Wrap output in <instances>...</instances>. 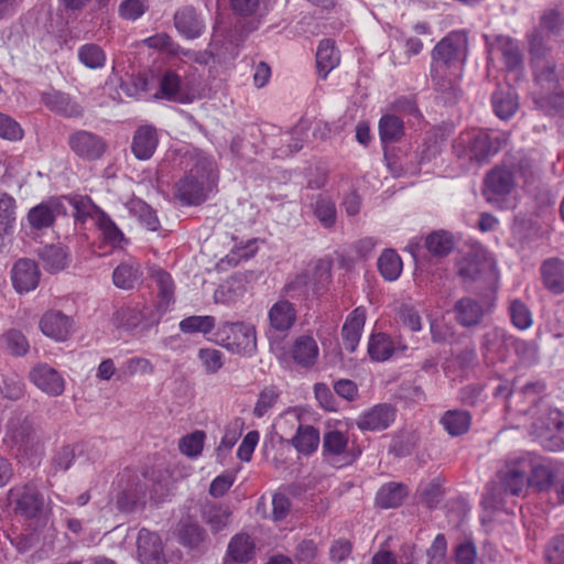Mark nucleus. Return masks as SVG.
<instances>
[{
    "label": "nucleus",
    "instance_id": "b1692460",
    "mask_svg": "<svg viewBox=\"0 0 564 564\" xmlns=\"http://www.w3.org/2000/svg\"><path fill=\"white\" fill-rule=\"evenodd\" d=\"M394 409L389 404H378L364 413L357 421L360 430L381 431L394 421Z\"/></svg>",
    "mask_w": 564,
    "mask_h": 564
},
{
    "label": "nucleus",
    "instance_id": "a19ab883",
    "mask_svg": "<svg viewBox=\"0 0 564 564\" xmlns=\"http://www.w3.org/2000/svg\"><path fill=\"white\" fill-rule=\"evenodd\" d=\"M470 414L463 410H448L441 419L445 431L452 436L465 434L470 427Z\"/></svg>",
    "mask_w": 564,
    "mask_h": 564
},
{
    "label": "nucleus",
    "instance_id": "393cba45",
    "mask_svg": "<svg viewBox=\"0 0 564 564\" xmlns=\"http://www.w3.org/2000/svg\"><path fill=\"white\" fill-rule=\"evenodd\" d=\"M366 322V310L362 306L356 307L346 318L343 328L341 337L346 350L352 352L357 348L361 332Z\"/></svg>",
    "mask_w": 564,
    "mask_h": 564
},
{
    "label": "nucleus",
    "instance_id": "0eeeda50",
    "mask_svg": "<svg viewBox=\"0 0 564 564\" xmlns=\"http://www.w3.org/2000/svg\"><path fill=\"white\" fill-rule=\"evenodd\" d=\"M534 83L540 88L539 96L534 97L536 105L544 107V101L552 96H558L563 90L564 68L550 61H535L533 64Z\"/></svg>",
    "mask_w": 564,
    "mask_h": 564
},
{
    "label": "nucleus",
    "instance_id": "9d476101",
    "mask_svg": "<svg viewBox=\"0 0 564 564\" xmlns=\"http://www.w3.org/2000/svg\"><path fill=\"white\" fill-rule=\"evenodd\" d=\"M8 499L14 511L25 518H35L44 505L42 494L33 484L11 488L8 492Z\"/></svg>",
    "mask_w": 564,
    "mask_h": 564
},
{
    "label": "nucleus",
    "instance_id": "09e8293b",
    "mask_svg": "<svg viewBox=\"0 0 564 564\" xmlns=\"http://www.w3.org/2000/svg\"><path fill=\"white\" fill-rule=\"evenodd\" d=\"M378 269L388 281L397 280L402 272V261L392 249H387L378 259Z\"/></svg>",
    "mask_w": 564,
    "mask_h": 564
},
{
    "label": "nucleus",
    "instance_id": "412c9836",
    "mask_svg": "<svg viewBox=\"0 0 564 564\" xmlns=\"http://www.w3.org/2000/svg\"><path fill=\"white\" fill-rule=\"evenodd\" d=\"M41 332L56 341H65L73 329V319L61 311H48L40 319Z\"/></svg>",
    "mask_w": 564,
    "mask_h": 564
},
{
    "label": "nucleus",
    "instance_id": "1a4fd4ad",
    "mask_svg": "<svg viewBox=\"0 0 564 564\" xmlns=\"http://www.w3.org/2000/svg\"><path fill=\"white\" fill-rule=\"evenodd\" d=\"M564 427V414L557 409H547L543 411L532 423V434L544 443V446L551 451H557L563 447V441L553 433H558Z\"/></svg>",
    "mask_w": 564,
    "mask_h": 564
},
{
    "label": "nucleus",
    "instance_id": "4c0bfd02",
    "mask_svg": "<svg viewBox=\"0 0 564 564\" xmlns=\"http://www.w3.org/2000/svg\"><path fill=\"white\" fill-rule=\"evenodd\" d=\"M95 225L101 231L104 240L113 248H121L128 242L121 229L105 212H98Z\"/></svg>",
    "mask_w": 564,
    "mask_h": 564
},
{
    "label": "nucleus",
    "instance_id": "473e14b6",
    "mask_svg": "<svg viewBox=\"0 0 564 564\" xmlns=\"http://www.w3.org/2000/svg\"><path fill=\"white\" fill-rule=\"evenodd\" d=\"M42 100L48 109L65 117H79L83 113L82 107L61 91L44 93Z\"/></svg>",
    "mask_w": 564,
    "mask_h": 564
},
{
    "label": "nucleus",
    "instance_id": "5fc2aeb1",
    "mask_svg": "<svg viewBox=\"0 0 564 564\" xmlns=\"http://www.w3.org/2000/svg\"><path fill=\"white\" fill-rule=\"evenodd\" d=\"M315 217L325 228H332L337 219L335 203L327 197L318 195L313 204Z\"/></svg>",
    "mask_w": 564,
    "mask_h": 564
},
{
    "label": "nucleus",
    "instance_id": "6ab92c4d",
    "mask_svg": "<svg viewBox=\"0 0 564 564\" xmlns=\"http://www.w3.org/2000/svg\"><path fill=\"white\" fill-rule=\"evenodd\" d=\"M66 214L64 200L54 198L31 208L28 213V221L33 229L41 230L51 227L57 216Z\"/></svg>",
    "mask_w": 564,
    "mask_h": 564
},
{
    "label": "nucleus",
    "instance_id": "a211bd4d",
    "mask_svg": "<svg viewBox=\"0 0 564 564\" xmlns=\"http://www.w3.org/2000/svg\"><path fill=\"white\" fill-rule=\"evenodd\" d=\"M138 558L141 564H166L160 535L142 528L137 538Z\"/></svg>",
    "mask_w": 564,
    "mask_h": 564
},
{
    "label": "nucleus",
    "instance_id": "69168bd1",
    "mask_svg": "<svg viewBox=\"0 0 564 564\" xmlns=\"http://www.w3.org/2000/svg\"><path fill=\"white\" fill-rule=\"evenodd\" d=\"M145 503V494L143 490L132 491L127 490L118 495L117 497V507L119 510L123 512H132L137 510L139 507L144 506Z\"/></svg>",
    "mask_w": 564,
    "mask_h": 564
},
{
    "label": "nucleus",
    "instance_id": "423d86ee",
    "mask_svg": "<svg viewBox=\"0 0 564 564\" xmlns=\"http://www.w3.org/2000/svg\"><path fill=\"white\" fill-rule=\"evenodd\" d=\"M458 156L468 161L482 162L490 155L498 152L497 140L492 139L487 131L471 130L462 133L454 144Z\"/></svg>",
    "mask_w": 564,
    "mask_h": 564
},
{
    "label": "nucleus",
    "instance_id": "6e6d98bb",
    "mask_svg": "<svg viewBox=\"0 0 564 564\" xmlns=\"http://www.w3.org/2000/svg\"><path fill=\"white\" fill-rule=\"evenodd\" d=\"M273 0H230L231 9L239 15L262 17L271 7Z\"/></svg>",
    "mask_w": 564,
    "mask_h": 564
},
{
    "label": "nucleus",
    "instance_id": "3c124183",
    "mask_svg": "<svg viewBox=\"0 0 564 564\" xmlns=\"http://www.w3.org/2000/svg\"><path fill=\"white\" fill-rule=\"evenodd\" d=\"M393 343L389 336L379 333L370 337L368 344V354L372 360L384 361L393 354Z\"/></svg>",
    "mask_w": 564,
    "mask_h": 564
},
{
    "label": "nucleus",
    "instance_id": "58836bf2",
    "mask_svg": "<svg viewBox=\"0 0 564 564\" xmlns=\"http://www.w3.org/2000/svg\"><path fill=\"white\" fill-rule=\"evenodd\" d=\"M231 511L228 506L205 503L202 507V518L214 533L221 531L229 523Z\"/></svg>",
    "mask_w": 564,
    "mask_h": 564
},
{
    "label": "nucleus",
    "instance_id": "2eb2a0df",
    "mask_svg": "<svg viewBox=\"0 0 564 564\" xmlns=\"http://www.w3.org/2000/svg\"><path fill=\"white\" fill-rule=\"evenodd\" d=\"M68 145L76 155L86 160H97L106 150L104 140L86 130L72 133L68 138Z\"/></svg>",
    "mask_w": 564,
    "mask_h": 564
},
{
    "label": "nucleus",
    "instance_id": "9b49d317",
    "mask_svg": "<svg viewBox=\"0 0 564 564\" xmlns=\"http://www.w3.org/2000/svg\"><path fill=\"white\" fill-rule=\"evenodd\" d=\"M224 346L238 355H251L257 348L256 330L245 323H231L224 327Z\"/></svg>",
    "mask_w": 564,
    "mask_h": 564
},
{
    "label": "nucleus",
    "instance_id": "5701e85b",
    "mask_svg": "<svg viewBox=\"0 0 564 564\" xmlns=\"http://www.w3.org/2000/svg\"><path fill=\"white\" fill-rule=\"evenodd\" d=\"M153 97L180 104L188 101L187 94L183 88L182 78L174 70H166L161 75L159 89L154 93Z\"/></svg>",
    "mask_w": 564,
    "mask_h": 564
},
{
    "label": "nucleus",
    "instance_id": "f704fd0d",
    "mask_svg": "<svg viewBox=\"0 0 564 564\" xmlns=\"http://www.w3.org/2000/svg\"><path fill=\"white\" fill-rule=\"evenodd\" d=\"M340 55L334 41L325 39L321 41L316 52V67L318 76L325 79L327 75L338 66Z\"/></svg>",
    "mask_w": 564,
    "mask_h": 564
},
{
    "label": "nucleus",
    "instance_id": "bf43d9fd",
    "mask_svg": "<svg viewBox=\"0 0 564 564\" xmlns=\"http://www.w3.org/2000/svg\"><path fill=\"white\" fill-rule=\"evenodd\" d=\"M206 434L204 431H194L180 440V452L191 458L198 457L204 447Z\"/></svg>",
    "mask_w": 564,
    "mask_h": 564
},
{
    "label": "nucleus",
    "instance_id": "a878e982",
    "mask_svg": "<svg viewBox=\"0 0 564 564\" xmlns=\"http://www.w3.org/2000/svg\"><path fill=\"white\" fill-rule=\"evenodd\" d=\"M159 143L158 132L153 126L139 127L133 135L131 150L137 159L149 160Z\"/></svg>",
    "mask_w": 564,
    "mask_h": 564
},
{
    "label": "nucleus",
    "instance_id": "de8ad7c7",
    "mask_svg": "<svg viewBox=\"0 0 564 564\" xmlns=\"http://www.w3.org/2000/svg\"><path fill=\"white\" fill-rule=\"evenodd\" d=\"M0 346L15 357L24 356L30 349L29 340L22 332L18 329H9L2 334L0 337Z\"/></svg>",
    "mask_w": 564,
    "mask_h": 564
},
{
    "label": "nucleus",
    "instance_id": "8fccbe9b",
    "mask_svg": "<svg viewBox=\"0 0 564 564\" xmlns=\"http://www.w3.org/2000/svg\"><path fill=\"white\" fill-rule=\"evenodd\" d=\"M79 62L90 69L102 68L106 65V53L105 51L95 43H87L78 48Z\"/></svg>",
    "mask_w": 564,
    "mask_h": 564
},
{
    "label": "nucleus",
    "instance_id": "a18cd8bd",
    "mask_svg": "<svg viewBox=\"0 0 564 564\" xmlns=\"http://www.w3.org/2000/svg\"><path fill=\"white\" fill-rule=\"evenodd\" d=\"M293 446L302 454H311L317 449L319 433L311 425H300L292 438Z\"/></svg>",
    "mask_w": 564,
    "mask_h": 564
},
{
    "label": "nucleus",
    "instance_id": "aec40b11",
    "mask_svg": "<svg viewBox=\"0 0 564 564\" xmlns=\"http://www.w3.org/2000/svg\"><path fill=\"white\" fill-rule=\"evenodd\" d=\"M500 56L509 72L522 68L523 58L518 43L509 36L499 35L489 45V59Z\"/></svg>",
    "mask_w": 564,
    "mask_h": 564
},
{
    "label": "nucleus",
    "instance_id": "c9c22d12",
    "mask_svg": "<svg viewBox=\"0 0 564 564\" xmlns=\"http://www.w3.org/2000/svg\"><path fill=\"white\" fill-rule=\"evenodd\" d=\"M492 107L500 119H509L518 109V96L513 88H498L492 95Z\"/></svg>",
    "mask_w": 564,
    "mask_h": 564
},
{
    "label": "nucleus",
    "instance_id": "7c9ffc66",
    "mask_svg": "<svg viewBox=\"0 0 564 564\" xmlns=\"http://www.w3.org/2000/svg\"><path fill=\"white\" fill-rule=\"evenodd\" d=\"M256 546L246 533H238L234 535L228 544L226 561L231 563H247L252 560Z\"/></svg>",
    "mask_w": 564,
    "mask_h": 564
},
{
    "label": "nucleus",
    "instance_id": "79ce46f5",
    "mask_svg": "<svg viewBox=\"0 0 564 564\" xmlns=\"http://www.w3.org/2000/svg\"><path fill=\"white\" fill-rule=\"evenodd\" d=\"M379 135L382 143H394L404 135L403 120L395 115H384L379 120Z\"/></svg>",
    "mask_w": 564,
    "mask_h": 564
},
{
    "label": "nucleus",
    "instance_id": "39448f33",
    "mask_svg": "<svg viewBox=\"0 0 564 564\" xmlns=\"http://www.w3.org/2000/svg\"><path fill=\"white\" fill-rule=\"evenodd\" d=\"M330 280V263L318 260L312 271L297 274L288 282L282 294L285 297L296 301H305L310 296L319 294Z\"/></svg>",
    "mask_w": 564,
    "mask_h": 564
},
{
    "label": "nucleus",
    "instance_id": "f257e3e1",
    "mask_svg": "<svg viewBox=\"0 0 564 564\" xmlns=\"http://www.w3.org/2000/svg\"><path fill=\"white\" fill-rule=\"evenodd\" d=\"M468 52V40L465 32L455 31L442 39L432 51L431 77L435 89L443 95L446 102L458 98L459 89L446 69L465 63Z\"/></svg>",
    "mask_w": 564,
    "mask_h": 564
},
{
    "label": "nucleus",
    "instance_id": "37998d69",
    "mask_svg": "<svg viewBox=\"0 0 564 564\" xmlns=\"http://www.w3.org/2000/svg\"><path fill=\"white\" fill-rule=\"evenodd\" d=\"M406 496L408 489L404 485L389 482L380 488L376 497V502L381 508H395L402 503Z\"/></svg>",
    "mask_w": 564,
    "mask_h": 564
},
{
    "label": "nucleus",
    "instance_id": "c85d7f7f",
    "mask_svg": "<svg viewBox=\"0 0 564 564\" xmlns=\"http://www.w3.org/2000/svg\"><path fill=\"white\" fill-rule=\"evenodd\" d=\"M270 326L276 332L289 330L296 321V310L288 300H280L268 313Z\"/></svg>",
    "mask_w": 564,
    "mask_h": 564
},
{
    "label": "nucleus",
    "instance_id": "4d7b16f0",
    "mask_svg": "<svg viewBox=\"0 0 564 564\" xmlns=\"http://www.w3.org/2000/svg\"><path fill=\"white\" fill-rule=\"evenodd\" d=\"M348 447V436L338 430L328 431L323 437L324 453L330 456L345 455Z\"/></svg>",
    "mask_w": 564,
    "mask_h": 564
},
{
    "label": "nucleus",
    "instance_id": "338daca9",
    "mask_svg": "<svg viewBox=\"0 0 564 564\" xmlns=\"http://www.w3.org/2000/svg\"><path fill=\"white\" fill-rule=\"evenodd\" d=\"M119 372H121L122 376L128 377L135 375H151L153 372V365L147 358L133 357L121 365Z\"/></svg>",
    "mask_w": 564,
    "mask_h": 564
},
{
    "label": "nucleus",
    "instance_id": "0e129e2a",
    "mask_svg": "<svg viewBox=\"0 0 564 564\" xmlns=\"http://www.w3.org/2000/svg\"><path fill=\"white\" fill-rule=\"evenodd\" d=\"M530 474V484L532 482L541 491L547 490L554 482V473L547 465L531 464Z\"/></svg>",
    "mask_w": 564,
    "mask_h": 564
},
{
    "label": "nucleus",
    "instance_id": "bb28decb",
    "mask_svg": "<svg viewBox=\"0 0 564 564\" xmlns=\"http://www.w3.org/2000/svg\"><path fill=\"white\" fill-rule=\"evenodd\" d=\"M544 286L554 294L564 293V261L558 258L544 260L540 268Z\"/></svg>",
    "mask_w": 564,
    "mask_h": 564
},
{
    "label": "nucleus",
    "instance_id": "f8f14e48",
    "mask_svg": "<svg viewBox=\"0 0 564 564\" xmlns=\"http://www.w3.org/2000/svg\"><path fill=\"white\" fill-rule=\"evenodd\" d=\"M511 347H514V337L501 327L488 329L480 339L481 354L488 360H505Z\"/></svg>",
    "mask_w": 564,
    "mask_h": 564
},
{
    "label": "nucleus",
    "instance_id": "cd10ccee",
    "mask_svg": "<svg viewBox=\"0 0 564 564\" xmlns=\"http://www.w3.org/2000/svg\"><path fill=\"white\" fill-rule=\"evenodd\" d=\"M15 224V199L7 193L0 194V251L8 246Z\"/></svg>",
    "mask_w": 564,
    "mask_h": 564
},
{
    "label": "nucleus",
    "instance_id": "680f3d73",
    "mask_svg": "<svg viewBox=\"0 0 564 564\" xmlns=\"http://www.w3.org/2000/svg\"><path fill=\"white\" fill-rule=\"evenodd\" d=\"M279 395L280 392L273 386H269L262 389L253 408V415L257 417L264 416L268 411L275 405Z\"/></svg>",
    "mask_w": 564,
    "mask_h": 564
},
{
    "label": "nucleus",
    "instance_id": "774afa93",
    "mask_svg": "<svg viewBox=\"0 0 564 564\" xmlns=\"http://www.w3.org/2000/svg\"><path fill=\"white\" fill-rule=\"evenodd\" d=\"M223 352L215 348H200L198 350V358L205 371L209 375L216 373L223 367Z\"/></svg>",
    "mask_w": 564,
    "mask_h": 564
},
{
    "label": "nucleus",
    "instance_id": "864d4df0",
    "mask_svg": "<svg viewBox=\"0 0 564 564\" xmlns=\"http://www.w3.org/2000/svg\"><path fill=\"white\" fill-rule=\"evenodd\" d=\"M130 212L138 218L141 225L151 231H155L160 227V220L155 210L145 202L134 199L130 202Z\"/></svg>",
    "mask_w": 564,
    "mask_h": 564
},
{
    "label": "nucleus",
    "instance_id": "4468645a",
    "mask_svg": "<svg viewBox=\"0 0 564 564\" xmlns=\"http://www.w3.org/2000/svg\"><path fill=\"white\" fill-rule=\"evenodd\" d=\"M514 185L513 172L508 164L495 167L486 175L484 195L489 203L494 204L498 202L499 197L511 193Z\"/></svg>",
    "mask_w": 564,
    "mask_h": 564
},
{
    "label": "nucleus",
    "instance_id": "20e7f679",
    "mask_svg": "<svg viewBox=\"0 0 564 564\" xmlns=\"http://www.w3.org/2000/svg\"><path fill=\"white\" fill-rule=\"evenodd\" d=\"M193 165L175 185V196L185 205H198L206 198L205 184L213 172V162L202 152L189 155Z\"/></svg>",
    "mask_w": 564,
    "mask_h": 564
},
{
    "label": "nucleus",
    "instance_id": "052dcab7",
    "mask_svg": "<svg viewBox=\"0 0 564 564\" xmlns=\"http://www.w3.org/2000/svg\"><path fill=\"white\" fill-rule=\"evenodd\" d=\"M511 323L518 329L524 330L532 326L531 311L521 300H512L509 305Z\"/></svg>",
    "mask_w": 564,
    "mask_h": 564
},
{
    "label": "nucleus",
    "instance_id": "603ef678",
    "mask_svg": "<svg viewBox=\"0 0 564 564\" xmlns=\"http://www.w3.org/2000/svg\"><path fill=\"white\" fill-rule=\"evenodd\" d=\"M177 534L181 544L192 549L197 547L206 536L205 530L192 521H181Z\"/></svg>",
    "mask_w": 564,
    "mask_h": 564
},
{
    "label": "nucleus",
    "instance_id": "c03bdc74",
    "mask_svg": "<svg viewBox=\"0 0 564 564\" xmlns=\"http://www.w3.org/2000/svg\"><path fill=\"white\" fill-rule=\"evenodd\" d=\"M425 247L432 256L443 258L452 252L455 247V242L449 232L438 230L426 237Z\"/></svg>",
    "mask_w": 564,
    "mask_h": 564
},
{
    "label": "nucleus",
    "instance_id": "72a5a7b5",
    "mask_svg": "<svg viewBox=\"0 0 564 564\" xmlns=\"http://www.w3.org/2000/svg\"><path fill=\"white\" fill-rule=\"evenodd\" d=\"M174 24L180 33L187 39L198 37L205 24L191 7L178 10L174 15Z\"/></svg>",
    "mask_w": 564,
    "mask_h": 564
},
{
    "label": "nucleus",
    "instance_id": "2f4dec72",
    "mask_svg": "<svg viewBox=\"0 0 564 564\" xmlns=\"http://www.w3.org/2000/svg\"><path fill=\"white\" fill-rule=\"evenodd\" d=\"M293 360L301 367L310 368L315 365L318 357V346L308 335L297 337L291 349Z\"/></svg>",
    "mask_w": 564,
    "mask_h": 564
},
{
    "label": "nucleus",
    "instance_id": "f03ea898",
    "mask_svg": "<svg viewBox=\"0 0 564 564\" xmlns=\"http://www.w3.org/2000/svg\"><path fill=\"white\" fill-rule=\"evenodd\" d=\"M531 463L523 457H509L497 471V482L486 486L481 503L485 509L498 510L505 505V496H520L530 485Z\"/></svg>",
    "mask_w": 564,
    "mask_h": 564
},
{
    "label": "nucleus",
    "instance_id": "49530a36",
    "mask_svg": "<svg viewBox=\"0 0 564 564\" xmlns=\"http://www.w3.org/2000/svg\"><path fill=\"white\" fill-rule=\"evenodd\" d=\"M63 200L73 207L75 219L83 224L88 218L96 223L98 212H104L88 196L65 197Z\"/></svg>",
    "mask_w": 564,
    "mask_h": 564
},
{
    "label": "nucleus",
    "instance_id": "4be33fe9",
    "mask_svg": "<svg viewBox=\"0 0 564 564\" xmlns=\"http://www.w3.org/2000/svg\"><path fill=\"white\" fill-rule=\"evenodd\" d=\"M458 275L464 283L478 281L487 275H491L495 269L494 262L488 258L478 256H468L462 259L458 264Z\"/></svg>",
    "mask_w": 564,
    "mask_h": 564
},
{
    "label": "nucleus",
    "instance_id": "dca6fc26",
    "mask_svg": "<svg viewBox=\"0 0 564 564\" xmlns=\"http://www.w3.org/2000/svg\"><path fill=\"white\" fill-rule=\"evenodd\" d=\"M41 278L40 269L34 260L21 258L11 269V281L14 290L22 294L35 290Z\"/></svg>",
    "mask_w": 564,
    "mask_h": 564
},
{
    "label": "nucleus",
    "instance_id": "13d9d810",
    "mask_svg": "<svg viewBox=\"0 0 564 564\" xmlns=\"http://www.w3.org/2000/svg\"><path fill=\"white\" fill-rule=\"evenodd\" d=\"M215 327V318L210 315H193L180 322V329L184 334H209Z\"/></svg>",
    "mask_w": 564,
    "mask_h": 564
},
{
    "label": "nucleus",
    "instance_id": "f3484780",
    "mask_svg": "<svg viewBox=\"0 0 564 564\" xmlns=\"http://www.w3.org/2000/svg\"><path fill=\"white\" fill-rule=\"evenodd\" d=\"M29 378L37 389L48 395L58 397L65 390L64 378L47 364L34 366L29 373Z\"/></svg>",
    "mask_w": 564,
    "mask_h": 564
},
{
    "label": "nucleus",
    "instance_id": "ea45409f",
    "mask_svg": "<svg viewBox=\"0 0 564 564\" xmlns=\"http://www.w3.org/2000/svg\"><path fill=\"white\" fill-rule=\"evenodd\" d=\"M37 254L43 262L44 269L48 272H58L67 265V252L59 245L44 246L39 250Z\"/></svg>",
    "mask_w": 564,
    "mask_h": 564
},
{
    "label": "nucleus",
    "instance_id": "ddd939ff",
    "mask_svg": "<svg viewBox=\"0 0 564 564\" xmlns=\"http://www.w3.org/2000/svg\"><path fill=\"white\" fill-rule=\"evenodd\" d=\"M491 306L492 304L465 296L455 303L453 312L460 326L471 328L480 325L485 316L491 313Z\"/></svg>",
    "mask_w": 564,
    "mask_h": 564
},
{
    "label": "nucleus",
    "instance_id": "6e6552de",
    "mask_svg": "<svg viewBox=\"0 0 564 564\" xmlns=\"http://www.w3.org/2000/svg\"><path fill=\"white\" fill-rule=\"evenodd\" d=\"M112 323L117 328L124 330H133L138 327L141 330H149L159 323V317L152 306L137 302L117 308L112 315Z\"/></svg>",
    "mask_w": 564,
    "mask_h": 564
},
{
    "label": "nucleus",
    "instance_id": "e2e57ef3",
    "mask_svg": "<svg viewBox=\"0 0 564 564\" xmlns=\"http://www.w3.org/2000/svg\"><path fill=\"white\" fill-rule=\"evenodd\" d=\"M417 441L419 438L413 432L401 433L393 440L390 452L399 457L408 456L415 449Z\"/></svg>",
    "mask_w": 564,
    "mask_h": 564
},
{
    "label": "nucleus",
    "instance_id": "e433bc0d",
    "mask_svg": "<svg viewBox=\"0 0 564 564\" xmlns=\"http://www.w3.org/2000/svg\"><path fill=\"white\" fill-rule=\"evenodd\" d=\"M141 267L135 261L122 262L113 270V284L123 290H131L141 279Z\"/></svg>",
    "mask_w": 564,
    "mask_h": 564
},
{
    "label": "nucleus",
    "instance_id": "c756f323",
    "mask_svg": "<svg viewBox=\"0 0 564 564\" xmlns=\"http://www.w3.org/2000/svg\"><path fill=\"white\" fill-rule=\"evenodd\" d=\"M513 176L521 177L525 185L532 184L541 174L540 164L528 154L511 155L507 161Z\"/></svg>",
    "mask_w": 564,
    "mask_h": 564
},
{
    "label": "nucleus",
    "instance_id": "7ed1b4c3",
    "mask_svg": "<svg viewBox=\"0 0 564 564\" xmlns=\"http://www.w3.org/2000/svg\"><path fill=\"white\" fill-rule=\"evenodd\" d=\"M4 442L20 458L35 462L44 454V440L32 422L22 414L11 416L7 423Z\"/></svg>",
    "mask_w": 564,
    "mask_h": 564
}]
</instances>
